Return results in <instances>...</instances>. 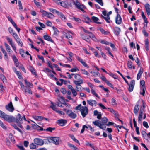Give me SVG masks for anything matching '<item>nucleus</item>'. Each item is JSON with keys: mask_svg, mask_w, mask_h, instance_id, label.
Here are the masks:
<instances>
[{"mask_svg": "<svg viewBox=\"0 0 150 150\" xmlns=\"http://www.w3.org/2000/svg\"><path fill=\"white\" fill-rule=\"evenodd\" d=\"M11 117H12V120L11 121H9V122H16L20 128H23V126L21 124L23 123V119H24L25 120H26L24 115L21 117V114L18 113L17 115L16 118L13 116H11Z\"/></svg>", "mask_w": 150, "mask_h": 150, "instance_id": "f257e3e1", "label": "nucleus"}, {"mask_svg": "<svg viewBox=\"0 0 150 150\" xmlns=\"http://www.w3.org/2000/svg\"><path fill=\"white\" fill-rule=\"evenodd\" d=\"M0 117L3 118L5 120L9 122V121H11L12 120V117H11V116H9L0 110Z\"/></svg>", "mask_w": 150, "mask_h": 150, "instance_id": "f03ea898", "label": "nucleus"}, {"mask_svg": "<svg viewBox=\"0 0 150 150\" xmlns=\"http://www.w3.org/2000/svg\"><path fill=\"white\" fill-rule=\"evenodd\" d=\"M80 76L79 74H75L74 76L75 79L77 80H74L73 83L75 85L81 84L83 82V80L80 78Z\"/></svg>", "mask_w": 150, "mask_h": 150, "instance_id": "7ed1b4c3", "label": "nucleus"}, {"mask_svg": "<svg viewBox=\"0 0 150 150\" xmlns=\"http://www.w3.org/2000/svg\"><path fill=\"white\" fill-rule=\"evenodd\" d=\"M73 3L78 9L81 10L83 12H85L83 9L86 8V7L83 4L81 5L79 1H76V2L74 1Z\"/></svg>", "mask_w": 150, "mask_h": 150, "instance_id": "20e7f679", "label": "nucleus"}, {"mask_svg": "<svg viewBox=\"0 0 150 150\" xmlns=\"http://www.w3.org/2000/svg\"><path fill=\"white\" fill-rule=\"evenodd\" d=\"M100 120H96L95 121L93 122V123L95 125L99 127L100 129L105 130L106 128V126H102L103 125L101 124V123H100Z\"/></svg>", "mask_w": 150, "mask_h": 150, "instance_id": "39448f33", "label": "nucleus"}, {"mask_svg": "<svg viewBox=\"0 0 150 150\" xmlns=\"http://www.w3.org/2000/svg\"><path fill=\"white\" fill-rule=\"evenodd\" d=\"M82 109L80 110V111L83 117L84 118L88 114V108L86 106H82Z\"/></svg>", "mask_w": 150, "mask_h": 150, "instance_id": "423d86ee", "label": "nucleus"}, {"mask_svg": "<svg viewBox=\"0 0 150 150\" xmlns=\"http://www.w3.org/2000/svg\"><path fill=\"white\" fill-rule=\"evenodd\" d=\"M34 142L35 144L40 146L43 145L44 143V141L42 139L38 138L34 139Z\"/></svg>", "mask_w": 150, "mask_h": 150, "instance_id": "0eeeda50", "label": "nucleus"}, {"mask_svg": "<svg viewBox=\"0 0 150 150\" xmlns=\"http://www.w3.org/2000/svg\"><path fill=\"white\" fill-rule=\"evenodd\" d=\"M5 108L7 110L11 112H13L14 110L11 102H10L8 105H6L5 106Z\"/></svg>", "mask_w": 150, "mask_h": 150, "instance_id": "6e6552de", "label": "nucleus"}, {"mask_svg": "<svg viewBox=\"0 0 150 150\" xmlns=\"http://www.w3.org/2000/svg\"><path fill=\"white\" fill-rule=\"evenodd\" d=\"M6 39L8 41L9 43V44L12 47L13 49L14 50V51L16 52V48L14 44L12 42V40L11 38H9L8 37H6Z\"/></svg>", "mask_w": 150, "mask_h": 150, "instance_id": "1a4fd4ad", "label": "nucleus"}, {"mask_svg": "<svg viewBox=\"0 0 150 150\" xmlns=\"http://www.w3.org/2000/svg\"><path fill=\"white\" fill-rule=\"evenodd\" d=\"M50 139L52 141L54 144L58 145L59 144V138L57 137H51Z\"/></svg>", "mask_w": 150, "mask_h": 150, "instance_id": "9d476101", "label": "nucleus"}, {"mask_svg": "<svg viewBox=\"0 0 150 150\" xmlns=\"http://www.w3.org/2000/svg\"><path fill=\"white\" fill-rule=\"evenodd\" d=\"M135 84V81L134 80H132L131 81L130 84H129V87L128 88V91L129 92H131L133 91L134 85Z\"/></svg>", "mask_w": 150, "mask_h": 150, "instance_id": "9b49d317", "label": "nucleus"}, {"mask_svg": "<svg viewBox=\"0 0 150 150\" xmlns=\"http://www.w3.org/2000/svg\"><path fill=\"white\" fill-rule=\"evenodd\" d=\"M32 122L35 123V124L32 125V127L33 129H37L38 130L43 131V128L38 125L33 121Z\"/></svg>", "mask_w": 150, "mask_h": 150, "instance_id": "f8f14e48", "label": "nucleus"}, {"mask_svg": "<svg viewBox=\"0 0 150 150\" xmlns=\"http://www.w3.org/2000/svg\"><path fill=\"white\" fill-rule=\"evenodd\" d=\"M122 21V19L121 16L119 14H117V16L115 18V22L117 24H120Z\"/></svg>", "mask_w": 150, "mask_h": 150, "instance_id": "ddd939ff", "label": "nucleus"}, {"mask_svg": "<svg viewBox=\"0 0 150 150\" xmlns=\"http://www.w3.org/2000/svg\"><path fill=\"white\" fill-rule=\"evenodd\" d=\"M93 115L95 116H97V118L98 119H101L102 114L100 112H98L97 110H95L93 111Z\"/></svg>", "mask_w": 150, "mask_h": 150, "instance_id": "4468645a", "label": "nucleus"}, {"mask_svg": "<svg viewBox=\"0 0 150 150\" xmlns=\"http://www.w3.org/2000/svg\"><path fill=\"white\" fill-rule=\"evenodd\" d=\"M58 123L61 126L64 125L67 122V121L65 119H61L57 120Z\"/></svg>", "mask_w": 150, "mask_h": 150, "instance_id": "2eb2a0df", "label": "nucleus"}, {"mask_svg": "<svg viewBox=\"0 0 150 150\" xmlns=\"http://www.w3.org/2000/svg\"><path fill=\"white\" fill-rule=\"evenodd\" d=\"M87 102L91 106H93L94 105L95 106H96L97 104V102L95 100H87Z\"/></svg>", "mask_w": 150, "mask_h": 150, "instance_id": "dca6fc26", "label": "nucleus"}, {"mask_svg": "<svg viewBox=\"0 0 150 150\" xmlns=\"http://www.w3.org/2000/svg\"><path fill=\"white\" fill-rule=\"evenodd\" d=\"M146 11L148 15H150V5L148 3L146 4L145 6Z\"/></svg>", "mask_w": 150, "mask_h": 150, "instance_id": "f3484780", "label": "nucleus"}, {"mask_svg": "<svg viewBox=\"0 0 150 150\" xmlns=\"http://www.w3.org/2000/svg\"><path fill=\"white\" fill-rule=\"evenodd\" d=\"M91 19L93 22L94 23L98 24H101V22H97L99 20V18L97 17L94 16H93L91 17Z\"/></svg>", "mask_w": 150, "mask_h": 150, "instance_id": "a211bd4d", "label": "nucleus"}, {"mask_svg": "<svg viewBox=\"0 0 150 150\" xmlns=\"http://www.w3.org/2000/svg\"><path fill=\"white\" fill-rule=\"evenodd\" d=\"M43 37L45 40L50 41L52 43L54 42V41L52 40L51 37L47 35H44Z\"/></svg>", "mask_w": 150, "mask_h": 150, "instance_id": "6ab92c4d", "label": "nucleus"}, {"mask_svg": "<svg viewBox=\"0 0 150 150\" xmlns=\"http://www.w3.org/2000/svg\"><path fill=\"white\" fill-rule=\"evenodd\" d=\"M12 59L14 62V63L16 67H18L19 65V62L18 59L14 55L13 56Z\"/></svg>", "mask_w": 150, "mask_h": 150, "instance_id": "aec40b11", "label": "nucleus"}, {"mask_svg": "<svg viewBox=\"0 0 150 150\" xmlns=\"http://www.w3.org/2000/svg\"><path fill=\"white\" fill-rule=\"evenodd\" d=\"M143 68L141 67L137 75V80H139L140 79L141 75L143 73Z\"/></svg>", "mask_w": 150, "mask_h": 150, "instance_id": "412c9836", "label": "nucleus"}, {"mask_svg": "<svg viewBox=\"0 0 150 150\" xmlns=\"http://www.w3.org/2000/svg\"><path fill=\"white\" fill-rule=\"evenodd\" d=\"M108 120V119L105 117H104L101 119V124L103 125L102 126H105V124L107 123Z\"/></svg>", "mask_w": 150, "mask_h": 150, "instance_id": "4be33fe9", "label": "nucleus"}, {"mask_svg": "<svg viewBox=\"0 0 150 150\" xmlns=\"http://www.w3.org/2000/svg\"><path fill=\"white\" fill-rule=\"evenodd\" d=\"M29 69L30 70V71L31 73L33 75H36L37 74L36 72L35 71V70L34 69L33 67L31 66H29Z\"/></svg>", "mask_w": 150, "mask_h": 150, "instance_id": "5701e85b", "label": "nucleus"}, {"mask_svg": "<svg viewBox=\"0 0 150 150\" xmlns=\"http://www.w3.org/2000/svg\"><path fill=\"white\" fill-rule=\"evenodd\" d=\"M114 30L115 34L117 36L119 35L121 31L120 28L117 27H116L115 28Z\"/></svg>", "mask_w": 150, "mask_h": 150, "instance_id": "b1692460", "label": "nucleus"}, {"mask_svg": "<svg viewBox=\"0 0 150 150\" xmlns=\"http://www.w3.org/2000/svg\"><path fill=\"white\" fill-rule=\"evenodd\" d=\"M24 81L26 85L28 87L30 88H33V85L32 83L30 82H28L27 81V79H25L24 80Z\"/></svg>", "mask_w": 150, "mask_h": 150, "instance_id": "393cba45", "label": "nucleus"}, {"mask_svg": "<svg viewBox=\"0 0 150 150\" xmlns=\"http://www.w3.org/2000/svg\"><path fill=\"white\" fill-rule=\"evenodd\" d=\"M60 5L65 8L67 7L68 6H69L68 1H67L62 2Z\"/></svg>", "mask_w": 150, "mask_h": 150, "instance_id": "a878e982", "label": "nucleus"}, {"mask_svg": "<svg viewBox=\"0 0 150 150\" xmlns=\"http://www.w3.org/2000/svg\"><path fill=\"white\" fill-rule=\"evenodd\" d=\"M52 28L53 29L54 31V34L56 36H58L59 33V31L58 29L54 26L52 27Z\"/></svg>", "mask_w": 150, "mask_h": 150, "instance_id": "bb28decb", "label": "nucleus"}, {"mask_svg": "<svg viewBox=\"0 0 150 150\" xmlns=\"http://www.w3.org/2000/svg\"><path fill=\"white\" fill-rule=\"evenodd\" d=\"M98 30H100L101 33L105 35H108L109 33V32L108 31H105L101 27H100L98 28Z\"/></svg>", "mask_w": 150, "mask_h": 150, "instance_id": "cd10ccee", "label": "nucleus"}, {"mask_svg": "<svg viewBox=\"0 0 150 150\" xmlns=\"http://www.w3.org/2000/svg\"><path fill=\"white\" fill-rule=\"evenodd\" d=\"M139 104L137 103L134 109V112L135 114H137L139 111Z\"/></svg>", "mask_w": 150, "mask_h": 150, "instance_id": "c85d7f7f", "label": "nucleus"}, {"mask_svg": "<svg viewBox=\"0 0 150 150\" xmlns=\"http://www.w3.org/2000/svg\"><path fill=\"white\" fill-rule=\"evenodd\" d=\"M89 37L91 38L93 41L96 42L97 41V39L96 38L94 35L91 32V33H90L89 36Z\"/></svg>", "mask_w": 150, "mask_h": 150, "instance_id": "c756f323", "label": "nucleus"}, {"mask_svg": "<svg viewBox=\"0 0 150 150\" xmlns=\"http://www.w3.org/2000/svg\"><path fill=\"white\" fill-rule=\"evenodd\" d=\"M0 78L2 80L4 83H7V79H6L5 76L3 74L0 75Z\"/></svg>", "mask_w": 150, "mask_h": 150, "instance_id": "7c9ffc66", "label": "nucleus"}, {"mask_svg": "<svg viewBox=\"0 0 150 150\" xmlns=\"http://www.w3.org/2000/svg\"><path fill=\"white\" fill-rule=\"evenodd\" d=\"M68 145L71 149H73L74 150H77L78 149V148L77 147L71 143H68Z\"/></svg>", "mask_w": 150, "mask_h": 150, "instance_id": "2f4dec72", "label": "nucleus"}, {"mask_svg": "<svg viewBox=\"0 0 150 150\" xmlns=\"http://www.w3.org/2000/svg\"><path fill=\"white\" fill-rule=\"evenodd\" d=\"M33 118L35 120H42L43 119V117L40 116H34Z\"/></svg>", "mask_w": 150, "mask_h": 150, "instance_id": "473e14b6", "label": "nucleus"}, {"mask_svg": "<svg viewBox=\"0 0 150 150\" xmlns=\"http://www.w3.org/2000/svg\"><path fill=\"white\" fill-rule=\"evenodd\" d=\"M63 110L66 112V114L69 116L72 112L71 110H67L66 109H64Z\"/></svg>", "mask_w": 150, "mask_h": 150, "instance_id": "72a5a7b5", "label": "nucleus"}, {"mask_svg": "<svg viewBox=\"0 0 150 150\" xmlns=\"http://www.w3.org/2000/svg\"><path fill=\"white\" fill-rule=\"evenodd\" d=\"M15 72L17 75L19 79H21L23 78L21 73L19 71L16 70L15 71Z\"/></svg>", "mask_w": 150, "mask_h": 150, "instance_id": "f704fd0d", "label": "nucleus"}, {"mask_svg": "<svg viewBox=\"0 0 150 150\" xmlns=\"http://www.w3.org/2000/svg\"><path fill=\"white\" fill-rule=\"evenodd\" d=\"M127 65L129 69H131L132 67V62L131 61H128Z\"/></svg>", "mask_w": 150, "mask_h": 150, "instance_id": "c9c22d12", "label": "nucleus"}, {"mask_svg": "<svg viewBox=\"0 0 150 150\" xmlns=\"http://www.w3.org/2000/svg\"><path fill=\"white\" fill-rule=\"evenodd\" d=\"M77 115L76 114L72 112L69 116L72 119H75Z\"/></svg>", "mask_w": 150, "mask_h": 150, "instance_id": "e433bc0d", "label": "nucleus"}, {"mask_svg": "<svg viewBox=\"0 0 150 150\" xmlns=\"http://www.w3.org/2000/svg\"><path fill=\"white\" fill-rule=\"evenodd\" d=\"M80 85L81 84L76 85V89L77 91H81L82 87H81V86Z\"/></svg>", "mask_w": 150, "mask_h": 150, "instance_id": "4c0bfd02", "label": "nucleus"}, {"mask_svg": "<svg viewBox=\"0 0 150 150\" xmlns=\"http://www.w3.org/2000/svg\"><path fill=\"white\" fill-rule=\"evenodd\" d=\"M145 26V25H144L143 27V29L142 30V32L143 34L145 36L147 37L148 36L149 34L146 31L145 28H144Z\"/></svg>", "mask_w": 150, "mask_h": 150, "instance_id": "58836bf2", "label": "nucleus"}, {"mask_svg": "<svg viewBox=\"0 0 150 150\" xmlns=\"http://www.w3.org/2000/svg\"><path fill=\"white\" fill-rule=\"evenodd\" d=\"M18 45L21 47H22L23 45V44L21 40L19 38L16 40Z\"/></svg>", "mask_w": 150, "mask_h": 150, "instance_id": "ea45409f", "label": "nucleus"}, {"mask_svg": "<svg viewBox=\"0 0 150 150\" xmlns=\"http://www.w3.org/2000/svg\"><path fill=\"white\" fill-rule=\"evenodd\" d=\"M57 14L60 16V18L62 20H65V19L64 16L62 13L59 12V13H58Z\"/></svg>", "mask_w": 150, "mask_h": 150, "instance_id": "a19ab883", "label": "nucleus"}, {"mask_svg": "<svg viewBox=\"0 0 150 150\" xmlns=\"http://www.w3.org/2000/svg\"><path fill=\"white\" fill-rule=\"evenodd\" d=\"M11 35H13L16 40L20 38L16 33H13L11 34Z\"/></svg>", "mask_w": 150, "mask_h": 150, "instance_id": "79ce46f5", "label": "nucleus"}, {"mask_svg": "<svg viewBox=\"0 0 150 150\" xmlns=\"http://www.w3.org/2000/svg\"><path fill=\"white\" fill-rule=\"evenodd\" d=\"M55 129V128H52L51 127H49L47 128L45 130L43 129V130H44V131H47L51 132L52 131V130H54Z\"/></svg>", "mask_w": 150, "mask_h": 150, "instance_id": "37998d69", "label": "nucleus"}, {"mask_svg": "<svg viewBox=\"0 0 150 150\" xmlns=\"http://www.w3.org/2000/svg\"><path fill=\"white\" fill-rule=\"evenodd\" d=\"M91 92L96 97L98 98H100L99 96L96 93L95 91L93 89H92L91 90Z\"/></svg>", "mask_w": 150, "mask_h": 150, "instance_id": "c03bdc74", "label": "nucleus"}, {"mask_svg": "<svg viewBox=\"0 0 150 150\" xmlns=\"http://www.w3.org/2000/svg\"><path fill=\"white\" fill-rule=\"evenodd\" d=\"M108 74L115 79H117V77L116 75L110 72V73H108Z\"/></svg>", "mask_w": 150, "mask_h": 150, "instance_id": "a18cd8bd", "label": "nucleus"}, {"mask_svg": "<svg viewBox=\"0 0 150 150\" xmlns=\"http://www.w3.org/2000/svg\"><path fill=\"white\" fill-rule=\"evenodd\" d=\"M141 89L142 90V92H140V94L144 96L145 93V89H146L145 87H141Z\"/></svg>", "mask_w": 150, "mask_h": 150, "instance_id": "49530a36", "label": "nucleus"}, {"mask_svg": "<svg viewBox=\"0 0 150 150\" xmlns=\"http://www.w3.org/2000/svg\"><path fill=\"white\" fill-rule=\"evenodd\" d=\"M81 71H82V73L83 74L86 75H88L89 74V73L86 71L85 69H81Z\"/></svg>", "mask_w": 150, "mask_h": 150, "instance_id": "de8ad7c7", "label": "nucleus"}, {"mask_svg": "<svg viewBox=\"0 0 150 150\" xmlns=\"http://www.w3.org/2000/svg\"><path fill=\"white\" fill-rule=\"evenodd\" d=\"M86 18L87 20V21H83L88 24L90 22H92L91 19L88 17H86Z\"/></svg>", "mask_w": 150, "mask_h": 150, "instance_id": "09e8293b", "label": "nucleus"}, {"mask_svg": "<svg viewBox=\"0 0 150 150\" xmlns=\"http://www.w3.org/2000/svg\"><path fill=\"white\" fill-rule=\"evenodd\" d=\"M37 56L38 58V59L40 60H42V62L44 63L45 62V61H44V58L43 56H40L39 55H38Z\"/></svg>", "mask_w": 150, "mask_h": 150, "instance_id": "8fccbe9b", "label": "nucleus"}, {"mask_svg": "<svg viewBox=\"0 0 150 150\" xmlns=\"http://www.w3.org/2000/svg\"><path fill=\"white\" fill-rule=\"evenodd\" d=\"M101 17H103L105 20H106L107 23H110V21H109V20L110 19V17H109V18H108V17L107 16L106 17H104L102 15H101Z\"/></svg>", "mask_w": 150, "mask_h": 150, "instance_id": "3c124183", "label": "nucleus"}, {"mask_svg": "<svg viewBox=\"0 0 150 150\" xmlns=\"http://www.w3.org/2000/svg\"><path fill=\"white\" fill-rule=\"evenodd\" d=\"M72 19L73 20H74L76 21L77 22L80 23L81 21V20L80 18H75L74 17H73Z\"/></svg>", "mask_w": 150, "mask_h": 150, "instance_id": "603ef678", "label": "nucleus"}, {"mask_svg": "<svg viewBox=\"0 0 150 150\" xmlns=\"http://www.w3.org/2000/svg\"><path fill=\"white\" fill-rule=\"evenodd\" d=\"M25 92H27L28 93L30 94H32V91L29 88H27L25 89Z\"/></svg>", "mask_w": 150, "mask_h": 150, "instance_id": "864d4df0", "label": "nucleus"}, {"mask_svg": "<svg viewBox=\"0 0 150 150\" xmlns=\"http://www.w3.org/2000/svg\"><path fill=\"white\" fill-rule=\"evenodd\" d=\"M77 71H79V69L77 67H76L75 68H72L70 70H69V71H70L71 72H76Z\"/></svg>", "mask_w": 150, "mask_h": 150, "instance_id": "5fc2aeb1", "label": "nucleus"}, {"mask_svg": "<svg viewBox=\"0 0 150 150\" xmlns=\"http://www.w3.org/2000/svg\"><path fill=\"white\" fill-rule=\"evenodd\" d=\"M30 148L31 149H34L36 148V145L34 143H32L30 145Z\"/></svg>", "mask_w": 150, "mask_h": 150, "instance_id": "6e6d98bb", "label": "nucleus"}, {"mask_svg": "<svg viewBox=\"0 0 150 150\" xmlns=\"http://www.w3.org/2000/svg\"><path fill=\"white\" fill-rule=\"evenodd\" d=\"M50 11L53 13H54V12H55V13L57 14L58 13H59V11L56 10L55 9H54L53 8H50L49 9Z\"/></svg>", "mask_w": 150, "mask_h": 150, "instance_id": "4d7b16f0", "label": "nucleus"}, {"mask_svg": "<svg viewBox=\"0 0 150 150\" xmlns=\"http://www.w3.org/2000/svg\"><path fill=\"white\" fill-rule=\"evenodd\" d=\"M72 93L73 95V96H76L77 95V92L73 88L71 90Z\"/></svg>", "mask_w": 150, "mask_h": 150, "instance_id": "13d9d810", "label": "nucleus"}, {"mask_svg": "<svg viewBox=\"0 0 150 150\" xmlns=\"http://www.w3.org/2000/svg\"><path fill=\"white\" fill-rule=\"evenodd\" d=\"M95 1L99 4L101 6H103V4L102 1V0H95Z\"/></svg>", "mask_w": 150, "mask_h": 150, "instance_id": "bf43d9fd", "label": "nucleus"}, {"mask_svg": "<svg viewBox=\"0 0 150 150\" xmlns=\"http://www.w3.org/2000/svg\"><path fill=\"white\" fill-rule=\"evenodd\" d=\"M82 106L81 104H79L75 108V109L76 110H81L82 108Z\"/></svg>", "mask_w": 150, "mask_h": 150, "instance_id": "052dcab7", "label": "nucleus"}, {"mask_svg": "<svg viewBox=\"0 0 150 150\" xmlns=\"http://www.w3.org/2000/svg\"><path fill=\"white\" fill-rule=\"evenodd\" d=\"M81 38L84 40H86L87 38L88 37L87 35L83 34H81Z\"/></svg>", "mask_w": 150, "mask_h": 150, "instance_id": "680f3d73", "label": "nucleus"}, {"mask_svg": "<svg viewBox=\"0 0 150 150\" xmlns=\"http://www.w3.org/2000/svg\"><path fill=\"white\" fill-rule=\"evenodd\" d=\"M98 105L100 106V108L103 109H107V108L105 107L103 104L101 103H99Z\"/></svg>", "mask_w": 150, "mask_h": 150, "instance_id": "e2e57ef3", "label": "nucleus"}, {"mask_svg": "<svg viewBox=\"0 0 150 150\" xmlns=\"http://www.w3.org/2000/svg\"><path fill=\"white\" fill-rule=\"evenodd\" d=\"M53 1L58 5H61L62 1L60 0H52Z\"/></svg>", "mask_w": 150, "mask_h": 150, "instance_id": "0e129e2a", "label": "nucleus"}, {"mask_svg": "<svg viewBox=\"0 0 150 150\" xmlns=\"http://www.w3.org/2000/svg\"><path fill=\"white\" fill-rule=\"evenodd\" d=\"M143 125L144 127H145L146 128H148L149 127L147 122L145 121H144L143 122Z\"/></svg>", "mask_w": 150, "mask_h": 150, "instance_id": "69168bd1", "label": "nucleus"}, {"mask_svg": "<svg viewBox=\"0 0 150 150\" xmlns=\"http://www.w3.org/2000/svg\"><path fill=\"white\" fill-rule=\"evenodd\" d=\"M33 1L35 3V4L37 6H41V4L40 2H38L37 1L35 0H34Z\"/></svg>", "mask_w": 150, "mask_h": 150, "instance_id": "338daca9", "label": "nucleus"}, {"mask_svg": "<svg viewBox=\"0 0 150 150\" xmlns=\"http://www.w3.org/2000/svg\"><path fill=\"white\" fill-rule=\"evenodd\" d=\"M47 16L49 18H52L54 16L51 13H48Z\"/></svg>", "mask_w": 150, "mask_h": 150, "instance_id": "774afa93", "label": "nucleus"}]
</instances>
